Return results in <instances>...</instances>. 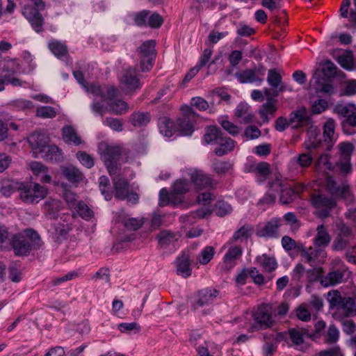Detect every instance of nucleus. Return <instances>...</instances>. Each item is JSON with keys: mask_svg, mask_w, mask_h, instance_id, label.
<instances>
[{"mask_svg": "<svg viewBox=\"0 0 356 356\" xmlns=\"http://www.w3.org/2000/svg\"><path fill=\"white\" fill-rule=\"evenodd\" d=\"M24 233L14 234L8 238L15 256L27 257L32 250H37L42 245L41 238L35 229L28 228Z\"/></svg>", "mask_w": 356, "mask_h": 356, "instance_id": "f257e3e1", "label": "nucleus"}, {"mask_svg": "<svg viewBox=\"0 0 356 356\" xmlns=\"http://www.w3.org/2000/svg\"><path fill=\"white\" fill-rule=\"evenodd\" d=\"M321 74L316 72L313 78L316 85V90L327 94L334 92V86L331 81L337 74L338 68L330 60L327 59L321 63Z\"/></svg>", "mask_w": 356, "mask_h": 356, "instance_id": "f03ea898", "label": "nucleus"}, {"mask_svg": "<svg viewBox=\"0 0 356 356\" xmlns=\"http://www.w3.org/2000/svg\"><path fill=\"white\" fill-rule=\"evenodd\" d=\"M133 23L140 28L159 29L163 24V17L157 12L149 10H142L129 14Z\"/></svg>", "mask_w": 356, "mask_h": 356, "instance_id": "7ed1b4c3", "label": "nucleus"}, {"mask_svg": "<svg viewBox=\"0 0 356 356\" xmlns=\"http://www.w3.org/2000/svg\"><path fill=\"white\" fill-rule=\"evenodd\" d=\"M252 323L250 327L252 331H259L271 328L275 324L273 318L272 307L267 304L259 305L252 314Z\"/></svg>", "mask_w": 356, "mask_h": 356, "instance_id": "20e7f679", "label": "nucleus"}, {"mask_svg": "<svg viewBox=\"0 0 356 356\" xmlns=\"http://www.w3.org/2000/svg\"><path fill=\"white\" fill-rule=\"evenodd\" d=\"M155 46V40H149L137 48L136 52L140 60L139 67L142 72H147L152 69L156 56Z\"/></svg>", "mask_w": 356, "mask_h": 356, "instance_id": "39448f33", "label": "nucleus"}, {"mask_svg": "<svg viewBox=\"0 0 356 356\" xmlns=\"http://www.w3.org/2000/svg\"><path fill=\"white\" fill-rule=\"evenodd\" d=\"M122 154V147L119 145H106L101 154V159L110 175H115L120 169L118 163Z\"/></svg>", "mask_w": 356, "mask_h": 356, "instance_id": "423d86ee", "label": "nucleus"}, {"mask_svg": "<svg viewBox=\"0 0 356 356\" xmlns=\"http://www.w3.org/2000/svg\"><path fill=\"white\" fill-rule=\"evenodd\" d=\"M220 291L212 287H207L197 291L191 300L190 309L195 312L200 307H208L213 304Z\"/></svg>", "mask_w": 356, "mask_h": 356, "instance_id": "0eeeda50", "label": "nucleus"}, {"mask_svg": "<svg viewBox=\"0 0 356 356\" xmlns=\"http://www.w3.org/2000/svg\"><path fill=\"white\" fill-rule=\"evenodd\" d=\"M120 84L127 92L140 90L143 84L138 76V70L132 67L124 69L120 79Z\"/></svg>", "mask_w": 356, "mask_h": 356, "instance_id": "6e6552de", "label": "nucleus"}, {"mask_svg": "<svg viewBox=\"0 0 356 356\" xmlns=\"http://www.w3.org/2000/svg\"><path fill=\"white\" fill-rule=\"evenodd\" d=\"M41 10L33 5H25L22 9V15L29 21L32 29L38 33L44 31V19L40 13Z\"/></svg>", "mask_w": 356, "mask_h": 356, "instance_id": "1a4fd4ad", "label": "nucleus"}, {"mask_svg": "<svg viewBox=\"0 0 356 356\" xmlns=\"http://www.w3.org/2000/svg\"><path fill=\"white\" fill-rule=\"evenodd\" d=\"M188 175L197 191L215 188L217 184L210 175L200 170H191Z\"/></svg>", "mask_w": 356, "mask_h": 356, "instance_id": "9d476101", "label": "nucleus"}, {"mask_svg": "<svg viewBox=\"0 0 356 356\" xmlns=\"http://www.w3.org/2000/svg\"><path fill=\"white\" fill-rule=\"evenodd\" d=\"M280 227V218H273L266 222L262 227L257 229L256 236L259 238H278Z\"/></svg>", "mask_w": 356, "mask_h": 356, "instance_id": "9b49d317", "label": "nucleus"}, {"mask_svg": "<svg viewBox=\"0 0 356 356\" xmlns=\"http://www.w3.org/2000/svg\"><path fill=\"white\" fill-rule=\"evenodd\" d=\"M289 118L293 129L308 126L312 123V119L307 115V108L305 106L292 111Z\"/></svg>", "mask_w": 356, "mask_h": 356, "instance_id": "f8f14e48", "label": "nucleus"}, {"mask_svg": "<svg viewBox=\"0 0 356 356\" xmlns=\"http://www.w3.org/2000/svg\"><path fill=\"white\" fill-rule=\"evenodd\" d=\"M28 143L35 153L43 152L49 144V138L47 134L42 131H35L28 138Z\"/></svg>", "mask_w": 356, "mask_h": 356, "instance_id": "ddd939ff", "label": "nucleus"}, {"mask_svg": "<svg viewBox=\"0 0 356 356\" xmlns=\"http://www.w3.org/2000/svg\"><path fill=\"white\" fill-rule=\"evenodd\" d=\"M270 188L273 191H280V202L284 204H288L293 202L297 195L296 191L292 188H283L282 181L280 179H275L269 183Z\"/></svg>", "mask_w": 356, "mask_h": 356, "instance_id": "4468645a", "label": "nucleus"}, {"mask_svg": "<svg viewBox=\"0 0 356 356\" xmlns=\"http://www.w3.org/2000/svg\"><path fill=\"white\" fill-rule=\"evenodd\" d=\"M113 184L114 188L113 196L118 200H125L127 193L129 191V181L120 175L113 178Z\"/></svg>", "mask_w": 356, "mask_h": 356, "instance_id": "2eb2a0df", "label": "nucleus"}, {"mask_svg": "<svg viewBox=\"0 0 356 356\" xmlns=\"http://www.w3.org/2000/svg\"><path fill=\"white\" fill-rule=\"evenodd\" d=\"M312 206L317 209L321 208L334 209L337 206L334 199L329 197L324 194H312L310 197Z\"/></svg>", "mask_w": 356, "mask_h": 356, "instance_id": "dca6fc26", "label": "nucleus"}, {"mask_svg": "<svg viewBox=\"0 0 356 356\" xmlns=\"http://www.w3.org/2000/svg\"><path fill=\"white\" fill-rule=\"evenodd\" d=\"M51 52L59 60L67 61L70 58L67 46L57 40H51L48 43Z\"/></svg>", "mask_w": 356, "mask_h": 356, "instance_id": "f3484780", "label": "nucleus"}, {"mask_svg": "<svg viewBox=\"0 0 356 356\" xmlns=\"http://www.w3.org/2000/svg\"><path fill=\"white\" fill-rule=\"evenodd\" d=\"M61 175L70 183L79 184L83 179V172L74 165L62 166L60 168Z\"/></svg>", "mask_w": 356, "mask_h": 356, "instance_id": "a211bd4d", "label": "nucleus"}, {"mask_svg": "<svg viewBox=\"0 0 356 356\" xmlns=\"http://www.w3.org/2000/svg\"><path fill=\"white\" fill-rule=\"evenodd\" d=\"M152 115L149 112L134 111L129 117V122L135 128L145 127L150 122Z\"/></svg>", "mask_w": 356, "mask_h": 356, "instance_id": "6ab92c4d", "label": "nucleus"}, {"mask_svg": "<svg viewBox=\"0 0 356 356\" xmlns=\"http://www.w3.org/2000/svg\"><path fill=\"white\" fill-rule=\"evenodd\" d=\"M160 133L165 137H171L177 132V122L175 123L170 118L163 116L158 120Z\"/></svg>", "mask_w": 356, "mask_h": 356, "instance_id": "aec40b11", "label": "nucleus"}, {"mask_svg": "<svg viewBox=\"0 0 356 356\" xmlns=\"http://www.w3.org/2000/svg\"><path fill=\"white\" fill-rule=\"evenodd\" d=\"M223 136L222 130L216 125H209L204 129V140L207 145H215Z\"/></svg>", "mask_w": 356, "mask_h": 356, "instance_id": "412c9836", "label": "nucleus"}, {"mask_svg": "<svg viewBox=\"0 0 356 356\" xmlns=\"http://www.w3.org/2000/svg\"><path fill=\"white\" fill-rule=\"evenodd\" d=\"M177 263V273L184 278H187L191 275L192 268L191 260L188 255L183 254L181 256L178 257L176 259Z\"/></svg>", "mask_w": 356, "mask_h": 356, "instance_id": "4be33fe9", "label": "nucleus"}, {"mask_svg": "<svg viewBox=\"0 0 356 356\" xmlns=\"http://www.w3.org/2000/svg\"><path fill=\"white\" fill-rule=\"evenodd\" d=\"M44 211L46 216L49 219H56L62 209V202L56 199H49L44 204Z\"/></svg>", "mask_w": 356, "mask_h": 356, "instance_id": "5701e85b", "label": "nucleus"}, {"mask_svg": "<svg viewBox=\"0 0 356 356\" xmlns=\"http://www.w3.org/2000/svg\"><path fill=\"white\" fill-rule=\"evenodd\" d=\"M234 76L241 83H257L260 85L264 81V78H258L255 76L254 70L245 69L235 73Z\"/></svg>", "mask_w": 356, "mask_h": 356, "instance_id": "b1692460", "label": "nucleus"}, {"mask_svg": "<svg viewBox=\"0 0 356 356\" xmlns=\"http://www.w3.org/2000/svg\"><path fill=\"white\" fill-rule=\"evenodd\" d=\"M317 233L313 239L314 247L326 248L330 243L331 237L325 225L321 224L317 227Z\"/></svg>", "mask_w": 356, "mask_h": 356, "instance_id": "393cba45", "label": "nucleus"}, {"mask_svg": "<svg viewBox=\"0 0 356 356\" xmlns=\"http://www.w3.org/2000/svg\"><path fill=\"white\" fill-rule=\"evenodd\" d=\"M215 145H219L214 149L215 154L218 156H222L234 149L235 141L231 138L224 136Z\"/></svg>", "mask_w": 356, "mask_h": 356, "instance_id": "a878e982", "label": "nucleus"}, {"mask_svg": "<svg viewBox=\"0 0 356 356\" xmlns=\"http://www.w3.org/2000/svg\"><path fill=\"white\" fill-rule=\"evenodd\" d=\"M336 60L346 70H356V61L351 50H347L345 54L337 56Z\"/></svg>", "mask_w": 356, "mask_h": 356, "instance_id": "bb28decb", "label": "nucleus"}, {"mask_svg": "<svg viewBox=\"0 0 356 356\" xmlns=\"http://www.w3.org/2000/svg\"><path fill=\"white\" fill-rule=\"evenodd\" d=\"M54 241L58 243H61L67 240L72 227L68 224L57 223L54 225Z\"/></svg>", "mask_w": 356, "mask_h": 356, "instance_id": "cd10ccee", "label": "nucleus"}, {"mask_svg": "<svg viewBox=\"0 0 356 356\" xmlns=\"http://www.w3.org/2000/svg\"><path fill=\"white\" fill-rule=\"evenodd\" d=\"M20 186H22V182L21 181L3 179L0 183V193L6 197H9L16 191L19 192Z\"/></svg>", "mask_w": 356, "mask_h": 356, "instance_id": "c85d7f7f", "label": "nucleus"}, {"mask_svg": "<svg viewBox=\"0 0 356 356\" xmlns=\"http://www.w3.org/2000/svg\"><path fill=\"white\" fill-rule=\"evenodd\" d=\"M99 189L106 201L112 200L114 194V188L111 186L110 179L106 175L99 177Z\"/></svg>", "mask_w": 356, "mask_h": 356, "instance_id": "c756f323", "label": "nucleus"}, {"mask_svg": "<svg viewBox=\"0 0 356 356\" xmlns=\"http://www.w3.org/2000/svg\"><path fill=\"white\" fill-rule=\"evenodd\" d=\"M41 156L47 161L57 163L61 160V152L59 148L55 145L49 144L43 152H40Z\"/></svg>", "mask_w": 356, "mask_h": 356, "instance_id": "7c9ffc66", "label": "nucleus"}, {"mask_svg": "<svg viewBox=\"0 0 356 356\" xmlns=\"http://www.w3.org/2000/svg\"><path fill=\"white\" fill-rule=\"evenodd\" d=\"M256 261L268 273L274 271L277 268V262L274 257H270L266 253L256 257Z\"/></svg>", "mask_w": 356, "mask_h": 356, "instance_id": "2f4dec72", "label": "nucleus"}, {"mask_svg": "<svg viewBox=\"0 0 356 356\" xmlns=\"http://www.w3.org/2000/svg\"><path fill=\"white\" fill-rule=\"evenodd\" d=\"M343 277V273L341 270H333L329 272L325 277L321 279V284L324 287L334 286L341 283Z\"/></svg>", "mask_w": 356, "mask_h": 356, "instance_id": "473e14b6", "label": "nucleus"}, {"mask_svg": "<svg viewBox=\"0 0 356 356\" xmlns=\"http://www.w3.org/2000/svg\"><path fill=\"white\" fill-rule=\"evenodd\" d=\"M323 247H310L309 248V257H311L310 260L307 259V262L313 266V263L323 264L327 257V252Z\"/></svg>", "mask_w": 356, "mask_h": 356, "instance_id": "72a5a7b5", "label": "nucleus"}, {"mask_svg": "<svg viewBox=\"0 0 356 356\" xmlns=\"http://www.w3.org/2000/svg\"><path fill=\"white\" fill-rule=\"evenodd\" d=\"M193 120L186 118H178L177 120V131L184 136H190L194 132Z\"/></svg>", "mask_w": 356, "mask_h": 356, "instance_id": "f704fd0d", "label": "nucleus"}, {"mask_svg": "<svg viewBox=\"0 0 356 356\" xmlns=\"http://www.w3.org/2000/svg\"><path fill=\"white\" fill-rule=\"evenodd\" d=\"M334 113L348 119L354 112H356V106L353 103H337L334 108Z\"/></svg>", "mask_w": 356, "mask_h": 356, "instance_id": "c9c22d12", "label": "nucleus"}, {"mask_svg": "<svg viewBox=\"0 0 356 356\" xmlns=\"http://www.w3.org/2000/svg\"><path fill=\"white\" fill-rule=\"evenodd\" d=\"M33 185L27 182H22V186H20L19 189V196L22 200L28 204L35 202L34 196L33 195Z\"/></svg>", "mask_w": 356, "mask_h": 356, "instance_id": "e433bc0d", "label": "nucleus"}, {"mask_svg": "<svg viewBox=\"0 0 356 356\" xmlns=\"http://www.w3.org/2000/svg\"><path fill=\"white\" fill-rule=\"evenodd\" d=\"M63 138L66 142H72L75 145H79L82 141L76 130L72 126H65L63 128Z\"/></svg>", "mask_w": 356, "mask_h": 356, "instance_id": "4c0bfd02", "label": "nucleus"}, {"mask_svg": "<svg viewBox=\"0 0 356 356\" xmlns=\"http://www.w3.org/2000/svg\"><path fill=\"white\" fill-rule=\"evenodd\" d=\"M252 226L249 224L245 225L234 233L232 239L234 241L247 240L252 236Z\"/></svg>", "mask_w": 356, "mask_h": 356, "instance_id": "58836bf2", "label": "nucleus"}, {"mask_svg": "<svg viewBox=\"0 0 356 356\" xmlns=\"http://www.w3.org/2000/svg\"><path fill=\"white\" fill-rule=\"evenodd\" d=\"M110 111L118 115L125 114L129 110L128 104L121 99H117L109 104Z\"/></svg>", "mask_w": 356, "mask_h": 356, "instance_id": "ea45409f", "label": "nucleus"}, {"mask_svg": "<svg viewBox=\"0 0 356 356\" xmlns=\"http://www.w3.org/2000/svg\"><path fill=\"white\" fill-rule=\"evenodd\" d=\"M348 186H337V182L332 179H329L327 182L326 189L332 195H340L343 196L346 193L348 190Z\"/></svg>", "mask_w": 356, "mask_h": 356, "instance_id": "a19ab883", "label": "nucleus"}, {"mask_svg": "<svg viewBox=\"0 0 356 356\" xmlns=\"http://www.w3.org/2000/svg\"><path fill=\"white\" fill-rule=\"evenodd\" d=\"M344 297H342L341 293L338 290H332L327 293V300L330 303V308L339 309L343 302Z\"/></svg>", "mask_w": 356, "mask_h": 356, "instance_id": "79ce46f5", "label": "nucleus"}, {"mask_svg": "<svg viewBox=\"0 0 356 356\" xmlns=\"http://www.w3.org/2000/svg\"><path fill=\"white\" fill-rule=\"evenodd\" d=\"M190 183L186 179H179L175 181L172 185V190L175 193H178L180 195H184L189 191Z\"/></svg>", "mask_w": 356, "mask_h": 356, "instance_id": "37998d69", "label": "nucleus"}, {"mask_svg": "<svg viewBox=\"0 0 356 356\" xmlns=\"http://www.w3.org/2000/svg\"><path fill=\"white\" fill-rule=\"evenodd\" d=\"M233 167L229 161L216 160L213 163V170L218 175H225Z\"/></svg>", "mask_w": 356, "mask_h": 356, "instance_id": "c03bdc74", "label": "nucleus"}, {"mask_svg": "<svg viewBox=\"0 0 356 356\" xmlns=\"http://www.w3.org/2000/svg\"><path fill=\"white\" fill-rule=\"evenodd\" d=\"M76 159L86 168L90 169L95 165L93 156L85 151H79L76 154Z\"/></svg>", "mask_w": 356, "mask_h": 356, "instance_id": "a18cd8bd", "label": "nucleus"}, {"mask_svg": "<svg viewBox=\"0 0 356 356\" xmlns=\"http://www.w3.org/2000/svg\"><path fill=\"white\" fill-rule=\"evenodd\" d=\"M355 301L353 297H344L343 302L341 303L339 309H341L346 316L354 315Z\"/></svg>", "mask_w": 356, "mask_h": 356, "instance_id": "49530a36", "label": "nucleus"}, {"mask_svg": "<svg viewBox=\"0 0 356 356\" xmlns=\"http://www.w3.org/2000/svg\"><path fill=\"white\" fill-rule=\"evenodd\" d=\"M282 78L275 68L270 69L268 72L267 81L268 84L275 89H277L282 83Z\"/></svg>", "mask_w": 356, "mask_h": 356, "instance_id": "de8ad7c7", "label": "nucleus"}, {"mask_svg": "<svg viewBox=\"0 0 356 356\" xmlns=\"http://www.w3.org/2000/svg\"><path fill=\"white\" fill-rule=\"evenodd\" d=\"M156 238L161 246H168L170 243L176 240L175 234L167 230L160 232Z\"/></svg>", "mask_w": 356, "mask_h": 356, "instance_id": "09e8293b", "label": "nucleus"}, {"mask_svg": "<svg viewBox=\"0 0 356 356\" xmlns=\"http://www.w3.org/2000/svg\"><path fill=\"white\" fill-rule=\"evenodd\" d=\"M215 254V248L213 246L207 245L204 247L199 257V261L201 264H207L213 257Z\"/></svg>", "mask_w": 356, "mask_h": 356, "instance_id": "8fccbe9b", "label": "nucleus"}, {"mask_svg": "<svg viewBox=\"0 0 356 356\" xmlns=\"http://www.w3.org/2000/svg\"><path fill=\"white\" fill-rule=\"evenodd\" d=\"M243 252L242 248L240 246H234L228 249L223 257L225 263H230L233 260L241 256Z\"/></svg>", "mask_w": 356, "mask_h": 356, "instance_id": "3c124183", "label": "nucleus"}, {"mask_svg": "<svg viewBox=\"0 0 356 356\" xmlns=\"http://www.w3.org/2000/svg\"><path fill=\"white\" fill-rule=\"evenodd\" d=\"M35 115L42 118H54L56 116L55 108L50 106L37 108Z\"/></svg>", "mask_w": 356, "mask_h": 356, "instance_id": "603ef678", "label": "nucleus"}, {"mask_svg": "<svg viewBox=\"0 0 356 356\" xmlns=\"http://www.w3.org/2000/svg\"><path fill=\"white\" fill-rule=\"evenodd\" d=\"M275 101H270L262 105L263 108L259 109V113L264 121L268 122V114H273L276 111V107L274 104Z\"/></svg>", "mask_w": 356, "mask_h": 356, "instance_id": "864d4df0", "label": "nucleus"}, {"mask_svg": "<svg viewBox=\"0 0 356 356\" xmlns=\"http://www.w3.org/2000/svg\"><path fill=\"white\" fill-rule=\"evenodd\" d=\"M33 195L34 196L35 202L38 203L40 200L46 197L48 194V189L46 186H41L40 184L35 183L33 184Z\"/></svg>", "mask_w": 356, "mask_h": 356, "instance_id": "5fc2aeb1", "label": "nucleus"}, {"mask_svg": "<svg viewBox=\"0 0 356 356\" xmlns=\"http://www.w3.org/2000/svg\"><path fill=\"white\" fill-rule=\"evenodd\" d=\"M79 215L83 219H90L93 217L94 212L83 202H79L76 207Z\"/></svg>", "mask_w": 356, "mask_h": 356, "instance_id": "6e6d98bb", "label": "nucleus"}, {"mask_svg": "<svg viewBox=\"0 0 356 356\" xmlns=\"http://www.w3.org/2000/svg\"><path fill=\"white\" fill-rule=\"evenodd\" d=\"M221 127L232 136H237L240 132V128L227 120H218Z\"/></svg>", "mask_w": 356, "mask_h": 356, "instance_id": "4d7b16f0", "label": "nucleus"}, {"mask_svg": "<svg viewBox=\"0 0 356 356\" xmlns=\"http://www.w3.org/2000/svg\"><path fill=\"white\" fill-rule=\"evenodd\" d=\"M335 125V121L332 118H329L325 123L323 137L325 138V141L327 139L329 140H332L334 134Z\"/></svg>", "mask_w": 356, "mask_h": 356, "instance_id": "13d9d810", "label": "nucleus"}, {"mask_svg": "<svg viewBox=\"0 0 356 356\" xmlns=\"http://www.w3.org/2000/svg\"><path fill=\"white\" fill-rule=\"evenodd\" d=\"M12 106L17 111H26L34 107L33 103L27 99H19L13 101Z\"/></svg>", "mask_w": 356, "mask_h": 356, "instance_id": "bf43d9fd", "label": "nucleus"}, {"mask_svg": "<svg viewBox=\"0 0 356 356\" xmlns=\"http://www.w3.org/2000/svg\"><path fill=\"white\" fill-rule=\"evenodd\" d=\"M341 156L346 160H350V155L354 150V145L350 142H342L339 145Z\"/></svg>", "mask_w": 356, "mask_h": 356, "instance_id": "052dcab7", "label": "nucleus"}, {"mask_svg": "<svg viewBox=\"0 0 356 356\" xmlns=\"http://www.w3.org/2000/svg\"><path fill=\"white\" fill-rule=\"evenodd\" d=\"M122 223L126 229L133 231L139 229L143 225V222L141 220L136 218L124 219L122 220Z\"/></svg>", "mask_w": 356, "mask_h": 356, "instance_id": "680f3d73", "label": "nucleus"}, {"mask_svg": "<svg viewBox=\"0 0 356 356\" xmlns=\"http://www.w3.org/2000/svg\"><path fill=\"white\" fill-rule=\"evenodd\" d=\"M8 277L10 280L15 283L22 280V273L15 263H12L8 268Z\"/></svg>", "mask_w": 356, "mask_h": 356, "instance_id": "e2e57ef3", "label": "nucleus"}, {"mask_svg": "<svg viewBox=\"0 0 356 356\" xmlns=\"http://www.w3.org/2000/svg\"><path fill=\"white\" fill-rule=\"evenodd\" d=\"M328 106L327 102L323 99H319L315 101L311 107V112L314 115L320 114L327 109Z\"/></svg>", "mask_w": 356, "mask_h": 356, "instance_id": "0e129e2a", "label": "nucleus"}, {"mask_svg": "<svg viewBox=\"0 0 356 356\" xmlns=\"http://www.w3.org/2000/svg\"><path fill=\"white\" fill-rule=\"evenodd\" d=\"M232 211V207L227 202H220L215 209V213L217 216L224 217Z\"/></svg>", "mask_w": 356, "mask_h": 356, "instance_id": "69168bd1", "label": "nucleus"}, {"mask_svg": "<svg viewBox=\"0 0 356 356\" xmlns=\"http://www.w3.org/2000/svg\"><path fill=\"white\" fill-rule=\"evenodd\" d=\"M289 335L293 343L295 345L299 346L303 343V334L298 330L297 329L293 327L290 328L288 330Z\"/></svg>", "mask_w": 356, "mask_h": 356, "instance_id": "338daca9", "label": "nucleus"}, {"mask_svg": "<svg viewBox=\"0 0 356 356\" xmlns=\"http://www.w3.org/2000/svg\"><path fill=\"white\" fill-rule=\"evenodd\" d=\"M339 332L334 325H330L325 336V342L328 343H335L339 339Z\"/></svg>", "mask_w": 356, "mask_h": 356, "instance_id": "774afa93", "label": "nucleus"}]
</instances>
